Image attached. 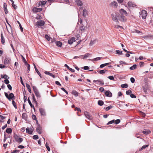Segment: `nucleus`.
Here are the masks:
<instances>
[{
    "label": "nucleus",
    "instance_id": "1",
    "mask_svg": "<svg viewBox=\"0 0 153 153\" xmlns=\"http://www.w3.org/2000/svg\"><path fill=\"white\" fill-rule=\"evenodd\" d=\"M127 15L126 11L122 9L120 10L119 13L114 12L112 13L111 16L112 19L114 21L118 23L119 20L122 22H125L126 21V16Z\"/></svg>",
    "mask_w": 153,
    "mask_h": 153
},
{
    "label": "nucleus",
    "instance_id": "2",
    "mask_svg": "<svg viewBox=\"0 0 153 153\" xmlns=\"http://www.w3.org/2000/svg\"><path fill=\"white\" fill-rule=\"evenodd\" d=\"M4 95L9 100L11 101L12 100V103L13 106L16 109L17 108V106L16 104L13 100L15 99V96L12 93H10L9 96L6 92H4Z\"/></svg>",
    "mask_w": 153,
    "mask_h": 153
},
{
    "label": "nucleus",
    "instance_id": "3",
    "mask_svg": "<svg viewBox=\"0 0 153 153\" xmlns=\"http://www.w3.org/2000/svg\"><path fill=\"white\" fill-rule=\"evenodd\" d=\"M13 137L15 139V141L18 143H21L23 141L22 138H19V136L16 134H14L13 135Z\"/></svg>",
    "mask_w": 153,
    "mask_h": 153
},
{
    "label": "nucleus",
    "instance_id": "4",
    "mask_svg": "<svg viewBox=\"0 0 153 153\" xmlns=\"http://www.w3.org/2000/svg\"><path fill=\"white\" fill-rule=\"evenodd\" d=\"M45 22L43 20H41L40 21H38L36 24V25L37 27L39 28L42 26H44L45 24Z\"/></svg>",
    "mask_w": 153,
    "mask_h": 153
},
{
    "label": "nucleus",
    "instance_id": "5",
    "mask_svg": "<svg viewBox=\"0 0 153 153\" xmlns=\"http://www.w3.org/2000/svg\"><path fill=\"white\" fill-rule=\"evenodd\" d=\"M141 15L142 18L145 19L147 15V13L145 10H142L141 12Z\"/></svg>",
    "mask_w": 153,
    "mask_h": 153
},
{
    "label": "nucleus",
    "instance_id": "6",
    "mask_svg": "<svg viewBox=\"0 0 153 153\" xmlns=\"http://www.w3.org/2000/svg\"><path fill=\"white\" fill-rule=\"evenodd\" d=\"M109 6L111 7L115 8L117 7L118 4L117 2L115 1H113L109 4Z\"/></svg>",
    "mask_w": 153,
    "mask_h": 153
},
{
    "label": "nucleus",
    "instance_id": "7",
    "mask_svg": "<svg viewBox=\"0 0 153 153\" xmlns=\"http://www.w3.org/2000/svg\"><path fill=\"white\" fill-rule=\"evenodd\" d=\"M39 111L41 115L45 116L46 114L45 110L43 108H39Z\"/></svg>",
    "mask_w": 153,
    "mask_h": 153
},
{
    "label": "nucleus",
    "instance_id": "8",
    "mask_svg": "<svg viewBox=\"0 0 153 153\" xmlns=\"http://www.w3.org/2000/svg\"><path fill=\"white\" fill-rule=\"evenodd\" d=\"M11 60L9 58L6 57L4 59V64L5 65H7L10 64V62Z\"/></svg>",
    "mask_w": 153,
    "mask_h": 153
},
{
    "label": "nucleus",
    "instance_id": "9",
    "mask_svg": "<svg viewBox=\"0 0 153 153\" xmlns=\"http://www.w3.org/2000/svg\"><path fill=\"white\" fill-rule=\"evenodd\" d=\"M75 2L78 6H81L83 5V3L80 0H75Z\"/></svg>",
    "mask_w": 153,
    "mask_h": 153
},
{
    "label": "nucleus",
    "instance_id": "10",
    "mask_svg": "<svg viewBox=\"0 0 153 153\" xmlns=\"http://www.w3.org/2000/svg\"><path fill=\"white\" fill-rule=\"evenodd\" d=\"M26 132L27 133L29 134H31L33 132V129L31 128H29L27 127L26 129Z\"/></svg>",
    "mask_w": 153,
    "mask_h": 153
},
{
    "label": "nucleus",
    "instance_id": "11",
    "mask_svg": "<svg viewBox=\"0 0 153 153\" xmlns=\"http://www.w3.org/2000/svg\"><path fill=\"white\" fill-rule=\"evenodd\" d=\"M93 82H97V84H98V83H99L100 85H103L104 84V82L101 80H94Z\"/></svg>",
    "mask_w": 153,
    "mask_h": 153
},
{
    "label": "nucleus",
    "instance_id": "12",
    "mask_svg": "<svg viewBox=\"0 0 153 153\" xmlns=\"http://www.w3.org/2000/svg\"><path fill=\"white\" fill-rule=\"evenodd\" d=\"M36 131L39 134H41L42 133V128L39 125H38L36 129Z\"/></svg>",
    "mask_w": 153,
    "mask_h": 153
},
{
    "label": "nucleus",
    "instance_id": "13",
    "mask_svg": "<svg viewBox=\"0 0 153 153\" xmlns=\"http://www.w3.org/2000/svg\"><path fill=\"white\" fill-rule=\"evenodd\" d=\"M105 95L108 97H111L112 96V94L109 91H106L105 92Z\"/></svg>",
    "mask_w": 153,
    "mask_h": 153
},
{
    "label": "nucleus",
    "instance_id": "14",
    "mask_svg": "<svg viewBox=\"0 0 153 153\" xmlns=\"http://www.w3.org/2000/svg\"><path fill=\"white\" fill-rule=\"evenodd\" d=\"M85 115L86 117L89 120H91L92 119V117L90 116V115L88 112H85Z\"/></svg>",
    "mask_w": 153,
    "mask_h": 153
},
{
    "label": "nucleus",
    "instance_id": "15",
    "mask_svg": "<svg viewBox=\"0 0 153 153\" xmlns=\"http://www.w3.org/2000/svg\"><path fill=\"white\" fill-rule=\"evenodd\" d=\"M91 55V54L89 53H86L84 55H80V56L81 57V58L83 59H85L87 58L90 55Z\"/></svg>",
    "mask_w": 153,
    "mask_h": 153
},
{
    "label": "nucleus",
    "instance_id": "16",
    "mask_svg": "<svg viewBox=\"0 0 153 153\" xmlns=\"http://www.w3.org/2000/svg\"><path fill=\"white\" fill-rule=\"evenodd\" d=\"M75 41V38L74 37H72L71 39H69L68 40V43L69 44H72L73 42H74Z\"/></svg>",
    "mask_w": 153,
    "mask_h": 153
},
{
    "label": "nucleus",
    "instance_id": "17",
    "mask_svg": "<svg viewBox=\"0 0 153 153\" xmlns=\"http://www.w3.org/2000/svg\"><path fill=\"white\" fill-rule=\"evenodd\" d=\"M42 10V9L41 8H38L35 7L33 8V10L34 12L36 13L40 12Z\"/></svg>",
    "mask_w": 153,
    "mask_h": 153
},
{
    "label": "nucleus",
    "instance_id": "18",
    "mask_svg": "<svg viewBox=\"0 0 153 153\" xmlns=\"http://www.w3.org/2000/svg\"><path fill=\"white\" fill-rule=\"evenodd\" d=\"M1 42L2 44H4V43H5V39H4V37L2 33H1Z\"/></svg>",
    "mask_w": 153,
    "mask_h": 153
},
{
    "label": "nucleus",
    "instance_id": "19",
    "mask_svg": "<svg viewBox=\"0 0 153 153\" xmlns=\"http://www.w3.org/2000/svg\"><path fill=\"white\" fill-rule=\"evenodd\" d=\"M4 10L6 14L7 13V5L6 3H4Z\"/></svg>",
    "mask_w": 153,
    "mask_h": 153
},
{
    "label": "nucleus",
    "instance_id": "20",
    "mask_svg": "<svg viewBox=\"0 0 153 153\" xmlns=\"http://www.w3.org/2000/svg\"><path fill=\"white\" fill-rule=\"evenodd\" d=\"M45 73L46 74L48 75L49 76L52 77L53 78H54L55 77L54 75H53L52 73H50L48 71H45Z\"/></svg>",
    "mask_w": 153,
    "mask_h": 153
},
{
    "label": "nucleus",
    "instance_id": "21",
    "mask_svg": "<svg viewBox=\"0 0 153 153\" xmlns=\"http://www.w3.org/2000/svg\"><path fill=\"white\" fill-rule=\"evenodd\" d=\"M88 11L86 9H84L83 10L82 16L83 17H85L86 15H87Z\"/></svg>",
    "mask_w": 153,
    "mask_h": 153
},
{
    "label": "nucleus",
    "instance_id": "22",
    "mask_svg": "<svg viewBox=\"0 0 153 153\" xmlns=\"http://www.w3.org/2000/svg\"><path fill=\"white\" fill-rule=\"evenodd\" d=\"M85 27L82 24L81 26L79 27V29L81 31L83 32L85 30Z\"/></svg>",
    "mask_w": 153,
    "mask_h": 153
},
{
    "label": "nucleus",
    "instance_id": "23",
    "mask_svg": "<svg viewBox=\"0 0 153 153\" xmlns=\"http://www.w3.org/2000/svg\"><path fill=\"white\" fill-rule=\"evenodd\" d=\"M34 68L35 69V70L37 74L39 75L40 77H42L41 74L40 73L39 71L38 70V69H37L36 65H35L34 64Z\"/></svg>",
    "mask_w": 153,
    "mask_h": 153
},
{
    "label": "nucleus",
    "instance_id": "24",
    "mask_svg": "<svg viewBox=\"0 0 153 153\" xmlns=\"http://www.w3.org/2000/svg\"><path fill=\"white\" fill-rule=\"evenodd\" d=\"M128 5L129 7H134L135 5L131 2H128Z\"/></svg>",
    "mask_w": 153,
    "mask_h": 153
},
{
    "label": "nucleus",
    "instance_id": "25",
    "mask_svg": "<svg viewBox=\"0 0 153 153\" xmlns=\"http://www.w3.org/2000/svg\"><path fill=\"white\" fill-rule=\"evenodd\" d=\"M34 93L38 98H40L41 96L38 91L35 92Z\"/></svg>",
    "mask_w": 153,
    "mask_h": 153
},
{
    "label": "nucleus",
    "instance_id": "26",
    "mask_svg": "<svg viewBox=\"0 0 153 153\" xmlns=\"http://www.w3.org/2000/svg\"><path fill=\"white\" fill-rule=\"evenodd\" d=\"M27 101H28V103L29 104V105H30V107L32 108H33L34 109V110H35V108L34 107V106H33V105L31 103V102L30 100L29 99V98H28V100H27Z\"/></svg>",
    "mask_w": 153,
    "mask_h": 153
},
{
    "label": "nucleus",
    "instance_id": "27",
    "mask_svg": "<svg viewBox=\"0 0 153 153\" xmlns=\"http://www.w3.org/2000/svg\"><path fill=\"white\" fill-rule=\"evenodd\" d=\"M26 86L27 88V89L29 91V92L30 93H31V90L30 89V85L29 84H26Z\"/></svg>",
    "mask_w": 153,
    "mask_h": 153
},
{
    "label": "nucleus",
    "instance_id": "28",
    "mask_svg": "<svg viewBox=\"0 0 153 153\" xmlns=\"http://www.w3.org/2000/svg\"><path fill=\"white\" fill-rule=\"evenodd\" d=\"M56 45L58 47H61L62 45V42L60 41H57L56 42Z\"/></svg>",
    "mask_w": 153,
    "mask_h": 153
},
{
    "label": "nucleus",
    "instance_id": "29",
    "mask_svg": "<svg viewBox=\"0 0 153 153\" xmlns=\"http://www.w3.org/2000/svg\"><path fill=\"white\" fill-rule=\"evenodd\" d=\"M72 93L73 94L74 96L77 97L78 95V94L77 92L75 90H73L72 92Z\"/></svg>",
    "mask_w": 153,
    "mask_h": 153
},
{
    "label": "nucleus",
    "instance_id": "30",
    "mask_svg": "<svg viewBox=\"0 0 153 153\" xmlns=\"http://www.w3.org/2000/svg\"><path fill=\"white\" fill-rule=\"evenodd\" d=\"M114 27L116 29H119V30H121V28H123L122 26H120L119 25H115L114 26Z\"/></svg>",
    "mask_w": 153,
    "mask_h": 153
},
{
    "label": "nucleus",
    "instance_id": "31",
    "mask_svg": "<svg viewBox=\"0 0 153 153\" xmlns=\"http://www.w3.org/2000/svg\"><path fill=\"white\" fill-rule=\"evenodd\" d=\"M6 132L8 134H10L12 132V130L10 128H7L6 129Z\"/></svg>",
    "mask_w": 153,
    "mask_h": 153
},
{
    "label": "nucleus",
    "instance_id": "32",
    "mask_svg": "<svg viewBox=\"0 0 153 153\" xmlns=\"http://www.w3.org/2000/svg\"><path fill=\"white\" fill-rule=\"evenodd\" d=\"M96 42V40H91L90 43L89 45L90 46H92Z\"/></svg>",
    "mask_w": 153,
    "mask_h": 153
},
{
    "label": "nucleus",
    "instance_id": "33",
    "mask_svg": "<svg viewBox=\"0 0 153 153\" xmlns=\"http://www.w3.org/2000/svg\"><path fill=\"white\" fill-rule=\"evenodd\" d=\"M1 76L2 78H4L6 79H9V77H8L6 74H4V75H1Z\"/></svg>",
    "mask_w": 153,
    "mask_h": 153
},
{
    "label": "nucleus",
    "instance_id": "34",
    "mask_svg": "<svg viewBox=\"0 0 153 153\" xmlns=\"http://www.w3.org/2000/svg\"><path fill=\"white\" fill-rule=\"evenodd\" d=\"M121 87L123 88H126L128 87V85L127 84H122L121 85Z\"/></svg>",
    "mask_w": 153,
    "mask_h": 153
},
{
    "label": "nucleus",
    "instance_id": "35",
    "mask_svg": "<svg viewBox=\"0 0 153 153\" xmlns=\"http://www.w3.org/2000/svg\"><path fill=\"white\" fill-rule=\"evenodd\" d=\"M46 2L47 1H40L39 4L40 5H43L45 4H46Z\"/></svg>",
    "mask_w": 153,
    "mask_h": 153
},
{
    "label": "nucleus",
    "instance_id": "36",
    "mask_svg": "<svg viewBox=\"0 0 153 153\" xmlns=\"http://www.w3.org/2000/svg\"><path fill=\"white\" fill-rule=\"evenodd\" d=\"M116 53L119 55H121L123 54V52L121 51L116 50Z\"/></svg>",
    "mask_w": 153,
    "mask_h": 153
},
{
    "label": "nucleus",
    "instance_id": "37",
    "mask_svg": "<svg viewBox=\"0 0 153 153\" xmlns=\"http://www.w3.org/2000/svg\"><path fill=\"white\" fill-rule=\"evenodd\" d=\"M137 67V65L136 64L134 65L133 66L130 68V69L131 70H133L136 68Z\"/></svg>",
    "mask_w": 153,
    "mask_h": 153
},
{
    "label": "nucleus",
    "instance_id": "38",
    "mask_svg": "<svg viewBox=\"0 0 153 153\" xmlns=\"http://www.w3.org/2000/svg\"><path fill=\"white\" fill-rule=\"evenodd\" d=\"M98 103L99 105L102 106L103 105L104 102L102 100H99L98 102Z\"/></svg>",
    "mask_w": 153,
    "mask_h": 153
},
{
    "label": "nucleus",
    "instance_id": "39",
    "mask_svg": "<svg viewBox=\"0 0 153 153\" xmlns=\"http://www.w3.org/2000/svg\"><path fill=\"white\" fill-rule=\"evenodd\" d=\"M106 71V70H101L100 71L99 73L100 74H105Z\"/></svg>",
    "mask_w": 153,
    "mask_h": 153
},
{
    "label": "nucleus",
    "instance_id": "40",
    "mask_svg": "<svg viewBox=\"0 0 153 153\" xmlns=\"http://www.w3.org/2000/svg\"><path fill=\"white\" fill-rule=\"evenodd\" d=\"M33 91H34V93L38 91V90L36 87V86H33Z\"/></svg>",
    "mask_w": 153,
    "mask_h": 153
},
{
    "label": "nucleus",
    "instance_id": "41",
    "mask_svg": "<svg viewBox=\"0 0 153 153\" xmlns=\"http://www.w3.org/2000/svg\"><path fill=\"white\" fill-rule=\"evenodd\" d=\"M102 57H97L93 59V61H98L101 59Z\"/></svg>",
    "mask_w": 153,
    "mask_h": 153
},
{
    "label": "nucleus",
    "instance_id": "42",
    "mask_svg": "<svg viewBox=\"0 0 153 153\" xmlns=\"http://www.w3.org/2000/svg\"><path fill=\"white\" fill-rule=\"evenodd\" d=\"M148 146V145H144L142 146V147H141V149H140V150H142L144 149H145L146 148V147H147Z\"/></svg>",
    "mask_w": 153,
    "mask_h": 153
},
{
    "label": "nucleus",
    "instance_id": "43",
    "mask_svg": "<svg viewBox=\"0 0 153 153\" xmlns=\"http://www.w3.org/2000/svg\"><path fill=\"white\" fill-rule=\"evenodd\" d=\"M112 108V106L111 105H110L109 106L105 108V110L107 111L109 110L111 108Z\"/></svg>",
    "mask_w": 153,
    "mask_h": 153
},
{
    "label": "nucleus",
    "instance_id": "44",
    "mask_svg": "<svg viewBox=\"0 0 153 153\" xmlns=\"http://www.w3.org/2000/svg\"><path fill=\"white\" fill-rule=\"evenodd\" d=\"M126 93L127 95H130L132 93V91L131 90H128L126 91Z\"/></svg>",
    "mask_w": 153,
    "mask_h": 153
},
{
    "label": "nucleus",
    "instance_id": "45",
    "mask_svg": "<svg viewBox=\"0 0 153 153\" xmlns=\"http://www.w3.org/2000/svg\"><path fill=\"white\" fill-rule=\"evenodd\" d=\"M120 122V120L119 119H117V120H114V123H115L116 124H119Z\"/></svg>",
    "mask_w": 153,
    "mask_h": 153
},
{
    "label": "nucleus",
    "instance_id": "46",
    "mask_svg": "<svg viewBox=\"0 0 153 153\" xmlns=\"http://www.w3.org/2000/svg\"><path fill=\"white\" fill-rule=\"evenodd\" d=\"M45 36V38L48 40V41H49L51 38V37L49 36L48 35H46Z\"/></svg>",
    "mask_w": 153,
    "mask_h": 153
},
{
    "label": "nucleus",
    "instance_id": "47",
    "mask_svg": "<svg viewBox=\"0 0 153 153\" xmlns=\"http://www.w3.org/2000/svg\"><path fill=\"white\" fill-rule=\"evenodd\" d=\"M114 122V120H112L109 122L107 124V125L111 124Z\"/></svg>",
    "mask_w": 153,
    "mask_h": 153
},
{
    "label": "nucleus",
    "instance_id": "48",
    "mask_svg": "<svg viewBox=\"0 0 153 153\" xmlns=\"http://www.w3.org/2000/svg\"><path fill=\"white\" fill-rule=\"evenodd\" d=\"M45 146L48 151H50V149L49 146L47 145V143H46L45 144Z\"/></svg>",
    "mask_w": 153,
    "mask_h": 153
},
{
    "label": "nucleus",
    "instance_id": "49",
    "mask_svg": "<svg viewBox=\"0 0 153 153\" xmlns=\"http://www.w3.org/2000/svg\"><path fill=\"white\" fill-rule=\"evenodd\" d=\"M82 69H83L85 70H88L89 69V67L88 66H85L83 67L82 68Z\"/></svg>",
    "mask_w": 153,
    "mask_h": 153
},
{
    "label": "nucleus",
    "instance_id": "50",
    "mask_svg": "<svg viewBox=\"0 0 153 153\" xmlns=\"http://www.w3.org/2000/svg\"><path fill=\"white\" fill-rule=\"evenodd\" d=\"M26 114L25 113H23L22 114V117L23 118L25 119L26 118Z\"/></svg>",
    "mask_w": 153,
    "mask_h": 153
},
{
    "label": "nucleus",
    "instance_id": "51",
    "mask_svg": "<svg viewBox=\"0 0 153 153\" xmlns=\"http://www.w3.org/2000/svg\"><path fill=\"white\" fill-rule=\"evenodd\" d=\"M33 139L34 140H36L39 138V137L38 135H34L33 136Z\"/></svg>",
    "mask_w": 153,
    "mask_h": 153
},
{
    "label": "nucleus",
    "instance_id": "52",
    "mask_svg": "<svg viewBox=\"0 0 153 153\" xmlns=\"http://www.w3.org/2000/svg\"><path fill=\"white\" fill-rule=\"evenodd\" d=\"M150 132V131H143V134H148Z\"/></svg>",
    "mask_w": 153,
    "mask_h": 153
},
{
    "label": "nucleus",
    "instance_id": "53",
    "mask_svg": "<svg viewBox=\"0 0 153 153\" xmlns=\"http://www.w3.org/2000/svg\"><path fill=\"white\" fill-rule=\"evenodd\" d=\"M7 87L10 90H12V88L11 85L10 84H8L7 85Z\"/></svg>",
    "mask_w": 153,
    "mask_h": 153
},
{
    "label": "nucleus",
    "instance_id": "54",
    "mask_svg": "<svg viewBox=\"0 0 153 153\" xmlns=\"http://www.w3.org/2000/svg\"><path fill=\"white\" fill-rule=\"evenodd\" d=\"M130 81L132 83H134L135 82L134 79L133 77H131L130 78Z\"/></svg>",
    "mask_w": 153,
    "mask_h": 153
},
{
    "label": "nucleus",
    "instance_id": "55",
    "mask_svg": "<svg viewBox=\"0 0 153 153\" xmlns=\"http://www.w3.org/2000/svg\"><path fill=\"white\" fill-rule=\"evenodd\" d=\"M19 152V150H15L13 151V152H11L10 153H15L16 152Z\"/></svg>",
    "mask_w": 153,
    "mask_h": 153
},
{
    "label": "nucleus",
    "instance_id": "56",
    "mask_svg": "<svg viewBox=\"0 0 153 153\" xmlns=\"http://www.w3.org/2000/svg\"><path fill=\"white\" fill-rule=\"evenodd\" d=\"M139 65L140 67H143L144 65V63L143 62H140L139 63Z\"/></svg>",
    "mask_w": 153,
    "mask_h": 153
},
{
    "label": "nucleus",
    "instance_id": "57",
    "mask_svg": "<svg viewBox=\"0 0 153 153\" xmlns=\"http://www.w3.org/2000/svg\"><path fill=\"white\" fill-rule=\"evenodd\" d=\"M27 100V97L25 95V93H24V100L25 102Z\"/></svg>",
    "mask_w": 153,
    "mask_h": 153
},
{
    "label": "nucleus",
    "instance_id": "58",
    "mask_svg": "<svg viewBox=\"0 0 153 153\" xmlns=\"http://www.w3.org/2000/svg\"><path fill=\"white\" fill-rule=\"evenodd\" d=\"M110 80H113L114 79V78L112 76H109L108 77Z\"/></svg>",
    "mask_w": 153,
    "mask_h": 153
},
{
    "label": "nucleus",
    "instance_id": "59",
    "mask_svg": "<svg viewBox=\"0 0 153 153\" xmlns=\"http://www.w3.org/2000/svg\"><path fill=\"white\" fill-rule=\"evenodd\" d=\"M7 79H6L4 80V82L6 84H7L9 83V81Z\"/></svg>",
    "mask_w": 153,
    "mask_h": 153
},
{
    "label": "nucleus",
    "instance_id": "60",
    "mask_svg": "<svg viewBox=\"0 0 153 153\" xmlns=\"http://www.w3.org/2000/svg\"><path fill=\"white\" fill-rule=\"evenodd\" d=\"M130 97L132 98H136V96L133 94H131Z\"/></svg>",
    "mask_w": 153,
    "mask_h": 153
},
{
    "label": "nucleus",
    "instance_id": "61",
    "mask_svg": "<svg viewBox=\"0 0 153 153\" xmlns=\"http://www.w3.org/2000/svg\"><path fill=\"white\" fill-rule=\"evenodd\" d=\"M55 83L57 85L59 86H61V84L58 81H56L55 82Z\"/></svg>",
    "mask_w": 153,
    "mask_h": 153
},
{
    "label": "nucleus",
    "instance_id": "62",
    "mask_svg": "<svg viewBox=\"0 0 153 153\" xmlns=\"http://www.w3.org/2000/svg\"><path fill=\"white\" fill-rule=\"evenodd\" d=\"M99 90L101 92H103L104 91V89L103 88L101 87L100 88Z\"/></svg>",
    "mask_w": 153,
    "mask_h": 153
},
{
    "label": "nucleus",
    "instance_id": "63",
    "mask_svg": "<svg viewBox=\"0 0 153 153\" xmlns=\"http://www.w3.org/2000/svg\"><path fill=\"white\" fill-rule=\"evenodd\" d=\"M18 148L19 149H22L25 148L24 146L22 145H19L18 146Z\"/></svg>",
    "mask_w": 153,
    "mask_h": 153
},
{
    "label": "nucleus",
    "instance_id": "64",
    "mask_svg": "<svg viewBox=\"0 0 153 153\" xmlns=\"http://www.w3.org/2000/svg\"><path fill=\"white\" fill-rule=\"evenodd\" d=\"M22 61L24 63H26V62H27L25 59L24 57H23Z\"/></svg>",
    "mask_w": 153,
    "mask_h": 153
}]
</instances>
